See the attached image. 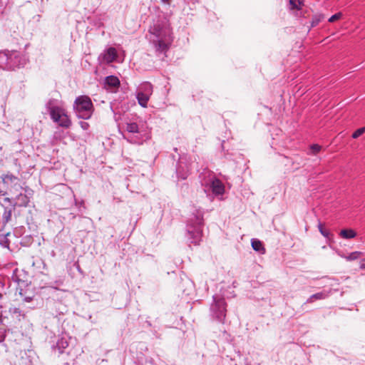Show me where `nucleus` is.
I'll list each match as a JSON object with an SVG mask.
<instances>
[{
    "instance_id": "nucleus-1",
    "label": "nucleus",
    "mask_w": 365,
    "mask_h": 365,
    "mask_svg": "<svg viewBox=\"0 0 365 365\" xmlns=\"http://www.w3.org/2000/svg\"><path fill=\"white\" fill-rule=\"evenodd\" d=\"M150 41L159 53H165L172 41L171 31L166 19L157 20L149 29Z\"/></svg>"
},
{
    "instance_id": "nucleus-2",
    "label": "nucleus",
    "mask_w": 365,
    "mask_h": 365,
    "mask_svg": "<svg viewBox=\"0 0 365 365\" xmlns=\"http://www.w3.org/2000/svg\"><path fill=\"white\" fill-rule=\"evenodd\" d=\"M204 212L200 207H193L186 225L185 237L189 243L198 245L202 237Z\"/></svg>"
},
{
    "instance_id": "nucleus-3",
    "label": "nucleus",
    "mask_w": 365,
    "mask_h": 365,
    "mask_svg": "<svg viewBox=\"0 0 365 365\" xmlns=\"http://www.w3.org/2000/svg\"><path fill=\"white\" fill-rule=\"evenodd\" d=\"M123 138L128 143L142 145L151 138V131L148 126L142 121H127L125 123Z\"/></svg>"
},
{
    "instance_id": "nucleus-4",
    "label": "nucleus",
    "mask_w": 365,
    "mask_h": 365,
    "mask_svg": "<svg viewBox=\"0 0 365 365\" xmlns=\"http://www.w3.org/2000/svg\"><path fill=\"white\" fill-rule=\"evenodd\" d=\"M29 62V58L24 53L16 50L0 51V68L14 71L24 67Z\"/></svg>"
},
{
    "instance_id": "nucleus-5",
    "label": "nucleus",
    "mask_w": 365,
    "mask_h": 365,
    "mask_svg": "<svg viewBox=\"0 0 365 365\" xmlns=\"http://www.w3.org/2000/svg\"><path fill=\"white\" fill-rule=\"evenodd\" d=\"M93 105L91 98L86 96L77 97L73 103V110L78 118L88 120L93 114Z\"/></svg>"
},
{
    "instance_id": "nucleus-6",
    "label": "nucleus",
    "mask_w": 365,
    "mask_h": 365,
    "mask_svg": "<svg viewBox=\"0 0 365 365\" xmlns=\"http://www.w3.org/2000/svg\"><path fill=\"white\" fill-rule=\"evenodd\" d=\"M212 302L210 307V316L212 320L224 324L227 314V303L225 299L213 295Z\"/></svg>"
},
{
    "instance_id": "nucleus-7",
    "label": "nucleus",
    "mask_w": 365,
    "mask_h": 365,
    "mask_svg": "<svg viewBox=\"0 0 365 365\" xmlns=\"http://www.w3.org/2000/svg\"><path fill=\"white\" fill-rule=\"evenodd\" d=\"M153 86L148 81L143 82L137 88L136 98L138 104L143 108H147L149 99L153 94Z\"/></svg>"
},
{
    "instance_id": "nucleus-8",
    "label": "nucleus",
    "mask_w": 365,
    "mask_h": 365,
    "mask_svg": "<svg viewBox=\"0 0 365 365\" xmlns=\"http://www.w3.org/2000/svg\"><path fill=\"white\" fill-rule=\"evenodd\" d=\"M210 179L208 181H201L202 185L209 186L213 195H222L225 192V185L220 180L217 178L214 175L207 172Z\"/></svg>"
},
{
    "instance_id": "nucleus-9",
    "label": "nucleus",
    "mask_w": 365,
    "mask_h": 365,
    "mask_svg": "<svg viewBox=\"0 0 365 365\" xmlns=\"http://www.w3.org/2000/svg\"><path fill=\"white\" fill-rule=\"evenodd\" d=\"M48 309L51 314L55 317L63 315L68 312L66 305L61 301H51L48 304Z\"/></svg>"
},
{
    "instance_id": "nucleus-10",
    "label": "nucleus",
    "mask_w": 365,
    "mask_h": 365,
    "mask_svg": "<svg viewBox=\"0 0 365 365\" xmlns=\"http://www.w3.org/2000/svg\"><path fill=\"white\" fill-rule=\"evenodd\" d=\"M35 352L32 349L20 351L16 365H33Z\"/></svg>"
},
{
    "instance_id": "nucleus-11",
    "label": "nucleus",
    "mask_w": 365,
    "mask_h": 365,
    "mask_svg": "<svg viewBox=\"0 0 365 365\" xmlns=\"http://www.w3.org/2000/svg\"><path fill=\"white\" fill-rule=\"evenodd\" d=\"M69 339L70 338L67 336H59L55 344L52 345L51 349L53 351L58 352L60 354H62L66 352V349L69 346Z\"/></svg>"
},
{
    "instance_id": "nucleus-12",
    "label": "nucleus",
    "mask_w": 365,
    "mask_h": 365,
    "mask_svg": "<svg viewBox=\"0 0 365 365\" xmlns=\"http://www.w3.org/2000/svg\"><path fill=\"white\" fill-rule=\"evenodd\" d=\"M190 166L180 158L177 164L176 174L178 179L185 180L190 174Z\"/></svg>"
},
{
    "instance_id": "nucleus-13",
    "label": "nucleus",
    "mask_w": 365,
    "mask_h": 365,
    "mask_svg": "<svg viewBox=\"0 0 365 365\" xmlns=\"http://www.w3.org/2000/svg\"><path fill=\"white\" fill-rule=\"evenodd\" d=\"M59 118L57 116L53 115L51 118L53 120V122L58 123V125L63 128H69L71 125V121L69 117L65 113V110L62 108L58 112Z\"/></svg>"
},
{
    "instance_id": "nucleus-14",
    "label": "nucleus",
    "mask_w": 365,
    "mask_h": 365,
    "mask_svg": "<svg viewBox=\"0 0 365 365\" xmlns=\"http://www.w3.org/2000/svg\"><path fill=\"white\" fill-rule=\"evenodd\" d=\"M116 57L117 51L113 47H110L106 49L100 56V58H102L103 62L108 64L113 62Z\"/></svg>"
},
{
    "instance_id": "nucleus-15",
    "label": "nucleus",
    "mask_w": 365,
    "mask_h": 365,
    "mask_svg": "<svg viewBox=\"0 0 365 365\" xmlns=\"http://www.w3.org/2000/svg\"><path fill=\"white\" fill-rule=\"evenodd\" d=\"M14 206L15 205H13L11 207L2 206L4 211L1 216V220L0 221L1 230H4L6 224L11 220Z\"/></svg>"
},
{
    "instance_id": "nucleus-16",
    "label": "nucleus",
    "mask_w": 365,
    "mask_h": 365,
    "mask_svg": "<svg viewBox=\"0 0 365 365\" xmlns=\"http://www.w3.org/2000/svg\"><path fill=\"white\" fill-rule=\"evenodd\" d=\"M46 108L47 111L49 113L51 118L53 115H55V116H57V118H59L58 112H59L60 110L62 109V108L58 105V102L56 100L50 99L46 103Z\"/></svg>"
},
{
    "instance_id": "nucleus-17",
    "label": "nucleus",
    "mask_w": 365,
    "mask_h": 365,
    "mask_svg": "<svg viewBox=\"0 0 365 365\" xmlns=\"http://www.w3.org/2000/svg\"><path fill=\"white\" fill-rule=\"evenodd\" d=\"M30 192L20 193L16 197V205L19 207H26L30 201Z\"/></svg>"
},
{
    "instance_id": "nucleus-18",
    "label": "nucleus",
    "mask_w": 365,
    "mask_h": 365,
    "mask_svg": "<svg viewBox=\"0 0 365 365\" xmlns=\"http://www.w3.org/2000/svg\"><path fill=\"white\" fill-rule=\"evenodd\" d=\"M19 294L22 298V301L26 303L33 302L35 297L34 292L30 290L29 289H24L21 288L19 291Z\"/></svg>"
},
{
    "instance_id": "nucleus-19",
    "label": "nucleus",
    "mask_w": 365,
    "mask_h": 365,
    "mask_svg": "<svg viewBox=\"0 0 365 365\" xmlns=\"http://www.w3.org/2000/svg\"><path fill=\"white\" fill-rule=\"evenodd\" d=\"M1 178L4 184L6 185L7 186L16 185L19 182L18 177H16V175H13L11 173H8L2 175Z\"/></svg>"
},
{
    "instance_id": "nucleus-20",
    "label": "nucleus",
    "mask_w": 365,
    "mask_h": 365,
    "mask_svg": "<svg viewBox=\"0 0 365 365\" xmlns=\"http://www.w3.org/2000/svg\"><path fill=\"white\" fill-rule=\"evenodd\" d=\"M32 267L34 270L37 272L43 273L46 269V264L44 261L41 258H33Z\"/></svg>"
},
{
    "instance_id": "nucleus-21",
    "label": "nucleus",
    "mask_w": 365,
    "mask_h": 365,
    "mask_svg": "<svg viewBox=\"0 0 365 365\" xmlns=\"http://www.w3.org/2000/svg\"><path fill=\"white\" fill-rule=\"evenodd\" d=\"M105 84L110 88H117L120 85V81L115 76H108L105 78Z\"/></svg>"
},
{
    "instance_id": "nucleus-22",
    "label": "nucleus",
    "mask_w": 365,
    "mask_h": 365,
    "mask_svg": "<svg viewBox=\"0 0 365 365\" xmlns=\"http://www.w3.org/2000/svg\"><path fill=\"white\" fill-rule=\"evenodd\" d=\"M251 245L255 251L258 252L261 254H264L265 249L260 240L257 239H252Z\"/></svg>"
},
{
    "instance_id": "nucleus-23",
    "label": "nucleus",
    "mask_w": 365,
    "mask_h": 365,
    "mask_svg": "<svg viewBox=\"0 0 365 365\" xmlns=\"http://www.w3.org/2000/svg\"><path fill=\"white\" fill-rule=\"evenodd\" d=\"M329 294L325 292H321L311 295L306 301V303H312L314 300L326 299Z\"/></svg>"
},
{
    "instance_id": "nucleus-24",
    "label": "nucleus",
    "mask_w": 365,
    "mask_h": 365,
    "mask_svg": "<svg viewBox=\"0 0 365 365\" xmlns=\"http://www.w3.org/2000/svg\"><path fill=\"white\" fill-rule=\"evenodd\" d=\"M340 235L344 239H352L356 237V233L352 229H344L341 230Z\"/></svg>"
},
{
    "instance_id": "nucleus-25",
    "label": "nucleus",
    "mask_w": 365,
    "mask_h": 365,
    "mask_svg": "<svg viewBox=\"0 0 365 365\" xmlns=\"http://www.w3.org/2000/svg\"><path fill=\"white\" fill-rule=\"evenodd\" d=\"M324 18L323 15L319 14V15H314L312 17V21H311V26L312 27L317 26L319 23L322 21V19Z\"/></svg>"
},
{
    "instance_id": "nucleus-26",
    "label": "nucleus",
    "mask_w": 365,
    "mask_h": 365,
    "mask_svg": "<svg viewBox=\"0 0 365 365\" xmlns=\"http://www.w3.org/2000/svg\"><path fill=\"white\" fill-rule=\"evenodd\" d=\"M289 4L292 9H300L302 0H289Z\"/></svg>"
},
{
    "instance_id": "nucleus-27",
    "label": "nucleus",
    "mask_w": 365,
    "mask_h": 365,
    "mask_svg": "<svg viewBox=\"0 0 365 365\" xmlns=\"http://www.w3.org/2000/svg\"><path fill=\"white\" fill-rule=\"evenodd\" d=\"M9 312L11 314H18L24 317L25 314L22 313V311L16 307H11L9 309Z\"/></svg>"
},
{
    "instance_id": "nucleus-28",
    "label": "nucleus",
    "mask_w": 365,
    "mask_h": 365,
    "mask_svg": "<svg viewBox=\"0 0 365 365\" xmlns=\"http://www.w3.org/2000/svg\"><path fill=\"white\" fill-rule=\"evenodd\" d=\"M318 229L319 232L326 238H329V236L330 235L329 231L324 229L323 225L321 222H319L318 224Z\"/></svg>"
},
{
    "instance_id": "nucleus-29",
    "label": "nucleus",
    "mask_w": 365,
    "mask_h": 365,
    "mask_svg": "<svg viewBox=\"0 0 365 365\" xmlns=\"http://www.w3.org/2000/svg\"><path fill=\"white\" fill-rule=\"evenodd\" d=\"M322 149V146L318 144H312L310 146L311 153L313 155H316Z\"/></svg>"
},
{
    "instance_id": "nucleus-30",
    "label": "nucleus",
    "mask_w": 365,
    "mask_h": 365,
    "mask_svg": "<svg viewBox=\"0 0 365 365\" xmlns=\"http://www.w3.org/2000/svg\"><path fill=\"white\" fill-rule=\"evenodd\" d=\"M365 132V127L360 128L355 130L352 134L353 138H357Z\"/></svg>"
},
{
    "instance_id": "nucleus-31",
    "label": "nucleus",
    "mask_w": 365,
    "mask_h": 365,
    "mask_svg": "<svg viewBox=\"0 0 365 365\" xmlns=\"http://www.w3.org/2000/svg\"><path fill=\"white\" fill-rule=\"evenodd\" d=\"M342 16V13L341 12H338L334 15H332L328 20L329 22L330 23H332V22H334L335 21L341 19V17Z\"/></svg>"
},
{
    "instance_id": "nucleus-32",
    "label": "nucleus",
    "mask_w": 365,
    "mask_h": 365,
    "mask_svg": "<svg viewBox=\"0 0 365 365\" xmlns=\"http://www.w3.org/2000/svg\"><path fill=\"white\" fill-rule=\"evenodd\" d=\"M360 255V253L359 252H353L351 253H350V255L347 257H346V259L347 260H354V259H356Z\"/></svg>"
},
{
    "instance_id": "nucleus-33",
    "label": "nucleus",
    "mask_w": 365,
    "mask_h": 365,
    "mask_svg": "<svg viewBox=\"0 0 365 365\" xmlns=\"http://www.w3.org/2000/svg\"><path fill=\"white\" fill-rule=\"evenodd\" d=\"M17 272H18V269H16L14 272H13V274H12V276H11V278L13 279L14 282H18L19 284L20 282V279H19L18 276H17Z\"/></svg>"
},
{
    "instance_id": "nucleus-34",
    "label": "nucleus",
    "mask_w": 365,
    "mask_h": 365,
    "mask_svg": "<svg viewBox=\"0 0 365 365\" xmlns=\"http://www.w3.org/2000/svg\"><path fill=\"white\" fill-rule=\"evenodd\" d=\"M79 124L81 128L84 130H87L90 127L89 123L86 121H80Z\"/></svg>"
},
{
    "instance_id": "nucleus-35",
    "label": "nucleus",
    "mask_w": 365,
    "mask_h": 365,
    "mask_svg": "<svg viewBox=\"0 0 365 365\" xmlns=\"http://www.w3.org/2000/svg\"><path fill=\"white\" fill-rule=\"evenodd\" d=\"M0 245L4 247H9V242H8L6 237H3V240H0Z\"/></svg>"
},
{
    "instance_id": "nucleus-36",
    "label": "nucleus",
    "mask_w": 365,
    "mask_h": 365,
    "mask_svg": "<svg viewBox=\"0 0 365 365\" xmlns=\"http://www.w3.org/2000/svg\"><path fill=\"white\" fill-rule=\"evenodd\" d=\"M160 1L164 4L170 5L171 0H160Z\"/></svg>"
},
{
    "instance_id": "nucleus-37",
    "label": "nucleus",
    "mask_w": 365,
    "mask_h": 365,
    "mask_svg": "<svg viewBox=\"0 0 365 365\" xmlns=\"http://www.w3.org/2000/svg\"><path fill=\"white\" fill-rule=\"evenodd\" d=\"M3 298V294L0 292V308H2L1 300Z\"/></svg>"
},
{
    "instance_id": "nucleus-38",
    "label": "nucleus",
    "mask_w": 365,
    "mask_h": 365,
    "mask_svg": "<svg viewBox=\"0 0 365 365\" xmlns=\"http://www.w3.org/2000/svg\"><path fill=\"white\" fill-rule=\"evenodd\" d=\"M81 219L86 220V221H88V222L91 221V220L90 218H88V217H82Z\"/></svg>"
},
{
    "instance_id": "nucleus-39",
    "label": "nucleus",
    "mask_w": 365,
    "mask_h": 365,
    "mask_svg": "<svg viewBox=\"0 0 365 365\" xmlns=\"http://www.w3.org/2000/svg\"><path fill=\"white\" fill-rule=\"evenodd\" d=\"M4 201H7L8 202H11L10 199H9V198H8V197H6V198L4 199Z\"/></svg>"
},
{
    "instance_id": "nucleus-40",
    "label": "nucleus",
    "mask_w": 365,
    "mask_h": 365,
    "mask_svg": "<svg viewBox=\"0 0 365 365\" xmlns=\"http://www.w3.org/2000/svg\"><path fill=\"white\" fill-rule=\"evenodd\" d=\"M223 334H224V335H227V331H223Z\"/></svg>"
},
{
    "instance_id": "nucleus-41",
    "label": "nucleus",
    "mask_w": 365,
    "mask_h": 365,
    "mask_svg": "<svg viewBox=\"0 0 365 365\" xmlns=\"http://www.w3.org/2000/svg\"><path fill=\"white\" fill-rule=\"evenodd\" d=\"M63 365H70V364H69V363H68V362H66V363H64Z\"/></svg>"
},
{
    "instance_id": "nucleus-42",
    "label": "nucleus",
    "mask_w": 365,
    "mask_h": 365,
    "mask_svg": "<svg viewBox=\"0 0 365 365\" xmlns=\"http://www.w3.org/2000/svg\"><path fill=\"white\" fill-rule=\"evenodd\" d=\"M78 271H81L79 266H78Z\"/></svg>"
},
{
    "instance_id": "nucleus-43",
    "label": "nucleus",
    "mask_w": 365,
    "mask_h": 365,
    "mask_svg": "<svg viewBox=\"0 0 365 365\" xmlns=\"http://www.w3.org/2000/svg\"><path fill=\"white\" fill-rule=\"evenodd\" d=\"M174 150H175V151H177V150H178V148H174Z\"/></svg>"
}]
</instances>
